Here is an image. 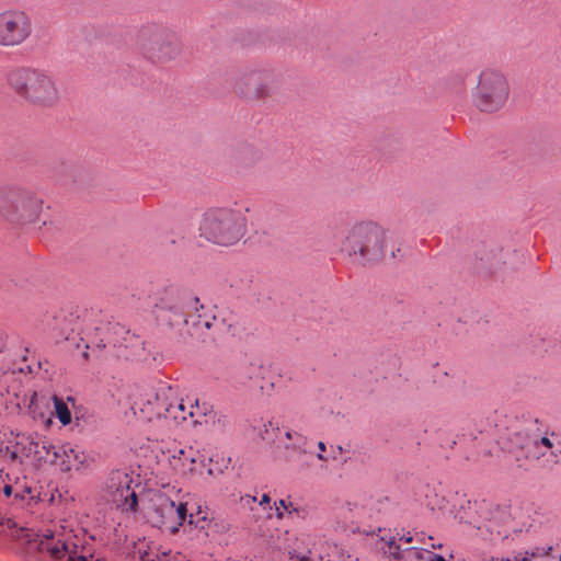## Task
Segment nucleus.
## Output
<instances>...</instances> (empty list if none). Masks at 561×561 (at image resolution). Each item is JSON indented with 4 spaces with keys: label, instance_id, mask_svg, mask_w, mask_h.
Returning a JSON list of instances; mask_svg holds the SVG:
<instances>
[{
    "label": "nucleus",
    "instance_id": "nucleus-1",
    "mask_svg": "<svg viewBox=\"0 0 561 561\" xmlns=\"http://www.w3.org/2000/svg\"><path fill=\"white\" fill-rule=\"evenodd\" d=\"M16 536L25 539L33 561H94L72 529L62 527L49 534L33 535L31 529L20 527Z\"/></svg>",
    "mask_w": 561,
    "mask_h": 561
},
{
    "label": "nucleus",
    "instance_id": "nucleus-2",
    "mask_svg": "<svg viewBox=\"0 0 561 561\" xmlns=\"http://www.w3.org/2000/svg\"><path fill=\"white\" fill-rule=\"evenodd\" d=\"M135 405L141 417L163 431H172L184 422L183 398L165 382L144 392Z\"/></svg>",
    "mask_w": 561,
    "mask_h": 561
},
{
    "label": "nucleus",
    "instance_id": "nucleus-3",
    "mask_svg": "<svg viewBox=\"0 0 561 561\" xmlns=\"http://www.w3.org/2000/svg\"><path fill=\"white\" fill-rule=\"evenodd\" d=\"M248 208L220 207L208 209L199 224L201 237L207 241L230 247L239 242L247 233Z\"/></svg>",
    "mask_w": 561,
    "mask_h": 561
},
{
    "label": "nucleus",
    "instance_id": "nucleus-4",
    "mask_svg": "<svg viewBox=\"0 0 561 561\" xmlns=\"http://www.w3.org/2000/svg\"><path fill=\"white\" fill-rule=\"evenodd\" d=\"M342 250L363 265L378 262L388 253L390 257H394V250L389 249L386 231L371 222L353 227L343 241Z\"/></svg>",
    "mask_w": 561,
    "mask_h": 561
},
{
    "label": "nucleus",
    "instance_id": "nucleus-5",
    "mask_svg": "<svg viewBox=\"0 0 561 561\" xmlns=\"http://www.w3.org/2000/svg\"><path fill=\"white\" fill-rule=\"evenodd\" d=\"M10 87L26 101L38 105H53L58 101L55 82L45 73L30 68L14 69L9 73Z\"/></svg>",
    "mask_w": 561,
    "mask_h": 561
},
{
    "label": "nucleus",
    "instance_id": "nucleus-6",
    "mask_svg": "<svg viewBox=\"0 0 561 561\" xmlns=\"http://www.w3.org/2000/svg\"><path fill=\"white\" fill-rule=\"evenodd\" d=\"M43 201L27 192L0 188V217L15 224L41 220Z\"/></svg>",
    "mask_w": 561,
    "mask_h": 561
},
{
    "label": "nucleus",
    "instance_id": "nucleus-7",
    "mask_svg": "<svg viewBox=\"0 0 561 561\" xmlns=\"http://www.w3.org/2000/svg\"><path fill=\"white\" fill-rule=\"evenodd\" d=\"M186 504L175 503L164 494L152 499V508L148 515L152 526L170 534H175L186 518Z\"/></svg>",
    "mask_w": 561,
    "mask_h": 561
},
{
    "label": "nucleus",
    "instance_id": "nucleus-8",
    "mask_svg": "<svg viewBox=\"0 0 561 561\" xmlns=\"http://www.w3.org/2000/svg\"><path fill=\"white\" fill-rule=\"evenodd\" d=\"M508 95V87L505 78L493 70H485L481 73L477 106L483 112H494L499 110Z\"/></svg>",
    "mask_w": 561,
    "mask_h": 561
},
{
    "label": "nucleus",
    "instance_id": "nucleus-9",
    "mask_svg": "<svg viewBox=\"0 0 561 561\" xmlns=\"http://www.w3.org/2000/svg\"><path fill=\"white\" fill-rule=\"evenodd\" d=\"M185 293L178 286L170 285L158 291L153 312L156 318L165 324L173 327L181 321L188 324V319H184Z\"/></svg>",
    "mask_w": 561,
    "mask_h": 561
},
{
    "label": "nucleus",
    "instance_id": "nucleus-10",
    "mask_svg": "<svg viewBox=\"0 0 561 561\" xmlns=\"http://www.w3.org/2000/svg\"><path fill=\"white\" fill-rule=\"evenodd\" d=\"M32 24L27 14L20 10L0 13V46H18L31 35Z\"/></svg>",
    "mask_w": 561,
    "mask_h": 561
},
{
    "label": "nucleus",
    "instance_id": "nucleus-11",
    "mask_svg": "<svg viewBox=\"0 0 561 561\" xmlns=\"http://www.w3.org/2000/svg\"><path fill=\"white\" fill-rule=\"evenodd\" d=\"M131 477L122 470L112 471L105 482V499L126 512H136L137 495L130 488Z\"/></svg>",
    "mask_w": 561,
    "mask_h": 561
},
{
    "label": "nucleus",
    "instance_id": "nucleus-12",
    "mask_svg": "<svg viewBox=\"0 0 561 561\" xmlns=\"http://www.w3.org/2000/svg\"><path fill=\"white\" fill-rule=\"evenodd\" d=\"M536 434H530L524 428L510 431L503 440V448L515 456L518 467H524L529 460Z\"/></svg>",
    "mask_w": 561,
    "mask_h": 561
},
{
    "label": "nucleus",
    "instance_id": "nucleus-13",
    "mask_svg": "<svg viewBox=\"0 0 561 561\" xmlns=\"http://www.w3.org/2000/svg\"><path fill=\"white\" fill-rule=\"evenodd\" d=\"M93 462V458L87 455L79 447L70 444L57 445L53 451V465L60 468L61 471L68 472L72 469L80 470L89 468Z\"/></svg>",
    "mask_w": 561,
    "mask_h": 561
},
{
    "label": "nucleus",
    "instance_id": "nucleus-14",
    "mask_svg": "<svg viewBox=\"0 0 561 561\" xmlns=\"http://www.w3.org/2000/svg\"><path fill=\"white\" fill-rule=\"evenodd\" d=\"M535 442L529 460L542 459L547 465L559 462L561 457V437L559 435L551 433L539 437L536 434Z\"/></svg>",
    "mask_w": 561,
    "mask_h": 561
},
{
    "label": "nucleus",
    "instance_id": "nucleus-15",
    "mask_svg": "<svg viewBox=\"0 0 561 561\" xmlns=\"http://www.w3.org/2000/svg\"><path fill=\"white\" fill-rule=\"evenodd\" d=\"M37 435L16 434L12 444L5 447V456L13 462H31L34 449L37 447Z\"/></svg>",
    "mask_w": 561,
    "mask_h": 561
},
{
    "label": "nucleus",
    "instance_id": "nucleus-16",
    "mask_svg": "<svg viewBox=\"0 0 561 561\" xmlns=\"http://www.w3.org/2000/svg\"><path fill=\"white\" fill-rule=\"evenodd\" d=\"M191 309H194L195 313L188 316V320H193V325L202 327L206 330H211L214 327H220L217 323L216 307H207L199 304L197 297L191 298L187 302Z\"/></svg>",
    "mask_w": 561,
    "mask_h": 561
},
{
    "label": "nucleus",
    "instance_id": "nucleus-17",
    "mask_svg": "<svg viewBox=\"0 0 561 561\" xmlns=\"http://www.w3.org/2000/svg\"><path fill=\"white\" fill-rule=\"evenodd\" d=\"M184 421L192 419L194 424L207 422L208 416L213 414V405L206 401H199L197 398L186 397L183 399Z\"/></svg>",
    "mask_w": 561,
    "mask_h": 561
},
{
    "label": "nucleus",
    "instance_id": "nucleus-18",
    "mask_svg": "<svg viewBox=\"0 0 561 561\" xmlns=\"http://www.w3.org/2000/svg\"><path fill=\"white\" fill-rule=\"evenodd\" d=\"M286 439L284 440L282 437H277L279 443L283 444L284 449L286 450L285 459L287 461L293 460L294 455H302L306 454V437L297 432L286 431L282 434Z\"/></svg>",
    "mask_w": 561,
    "mask_h": 561
},
{
    "label": "nucleus",
    "instance_id": "nucleus-19",
    "mask_svg": "<svg viewBox=\"0 0 561 561\" xmlns=\"http://www.w3.org/2000/svg\"><path fill=\"white\" fill-rule=\"evenodd\" d=\"M37 447L34 449L32 463L49 462L53 465V451L57 448L56 445L50 444L46 439L38 437Z\"/></svg>",
    "mask_w": 561,
    "mask_h": 561
},
{
    "label": "nucleus",
    "instance_id": "nucleus-20",
    "mask_svg": "<svg viewBox=\"0 0 561 561\" xmlns=\"http://www.w3.org/2000/svg\"><path fill=\"white\" fill-rule=\"evenodd\" d=\"M149 53L151 58H156L157 60H167L176 56L178 48L171 43H162L159 47L151 46L149 48Z\"/></svg>",
    "mask_w": 561,
    "mask_h": 561
},
{
    "label": "nucleus",
    "instance_id": "nucleus-21",
    "mask_svg": "<svg viewBox=\"0 0 561 561\" xmlns=\"http://www.w3.org/2000/svg\"><path fill=\"white\" fill-rule=\"evenodd\" d=\"M260 83V77L257 75H251L247 78V90H243L240 88V92L243 93L245 96L249 98H263L264 96V90L262 88H259Z\"/></svg>",
    "mask_w": 561,
    "mask_h": 561
},
{
    "label": "nucleus",
    "instance_id": "nucleus-22",
    "mask_svg": "<svg viewBox=\"0 0 561 561\" xmlns=\"http://www.w3.org/2000/svg\"><path fill=\"white\" fill-rule=\"evenodd\" d=\"M55 414L62 425H67L71 422V413L67 404L62 399L54 396L53 397Z\"/></svg>",
    "mask_w": 561,
    "mask_h": 561
},
{
    "label": "nucleus",
    "instance_id": "nucleus-23",
    "mask_svg": "<svg viewBox=\"0 0 561 561\" xmlns=\"http://www.w3.org/2000/svg\"><path fill=\"white\" fill-rule=\"evenodd\" d=\"M217 313V323L220 325V327H214L211 330H215L217 332H227V333H230L232 332V329H233V322L231 321L230 318H227L225 317V312L224 311H218L216 310Z\"/></svg>",
    "mask_w": 561,
    "mask_h": 561
},
{
    "label": "nucleus",
    "instance_id": "nucleus-24",
    "mask_svg": "<svg viewBox=\"0 0 561 561\" xmlns=\"http://www.w3.org/2000/svg\"><path fill=\"white\" fill-rule=\"evenodd\" d=\"M255 370H256V367L253 365H249L247 367H240L236 374V378L240 383L247 385L248 381L253 378Z\"/></svg>",
    "mask_w": 561,
    "mask_h": 561
},
{
    "label": "nucleus",
    "instance_id": "nucleus-25",
    "mask_svg": "<svg viewBox=\"0 0 561 561\" xmlns=\"http://www.w3.org/2000/svg\"><path fill=\"white\" fill-rule=\"evenodd\" d=\"M275 508H276V516L278 518H283L285 512L291 514L293 512H297V508L294 507L293 503L287 500H279L278 502H275Z\"/></svg>",
    "mask_w": 561,
    "mask_h": 561
},
{
    "label": "nucleus",
    "instance_id": "nucleus-26",
    "mask_svg": "<svg viewBox=\"0 0 561 561\" xmlns=\"http://www.w3.org/2000/svg\"><path fill=\"white\" fill-rule=\"evenodd\" d=\"M272 432H276L277 434H280V431L278 427L274 426L273 422H267L266 424L263 425V431H261V437L264 439V440H271L274 438V435Z\"/></svg>",
    "mask_w": 561,
    "mask_h": 561
},
{
    "label": "nucleus",
    "instance_id": "nucleus-27",
    "mask_svg": "<svg viewBox=\"0 0 561 561\" xmlns=\"http://www.w3.org/2000/svg\"><path fill=\"white\" fill-rule=\"evenodd\" d=\"M14 379V373L3 371L0 375V392L2 393V389H4L7 392H10L9 389V381Z\"/></svg>",
    "mask_w": 561,
    "mask_h": 561
},
{
    "label": "nucleus",
    "instance_id": "nucleus-28",
    "mask_svg": "<svg viewBox=\"0 0 561 561\" xmlns=\"http://www.w3.org/2000/svg\"><path fill=\"white\" fill-rule=\"evenodd\" d=\"M492 561H531V559L528 556V552H518L511 558H497L492 559Z\"/></svg>",
    "mask_w": 561,
    "mask_h": 561
},
{
    "label": "nucleus",
    "instance_id": "nucleus-29",
    "mask_svg": "<svg viewBox=\"0 0 561 561\" xmlns=\"http://www.w3.org/2000/svg\"><path fill=\"white\" fill-rule=\"evenodd\" d=\"M213 462V458H203L201 459V463L203 465V467L207 468V474L209 477H215L216 474L218 473H222V470L221 469H214L210 465Z\"/></svg>",
    "mask_w": 561,
    "mask_h": 561
},
{
    "label": "nucleus",
    "instance_id": "nucleus-30",
    "mask_svg": "<svg viewBox=\"0 0 561 561\" xmlns=\"http://www.w3.org/2000/svg\"><path fill=\"white\" fill-rule=\"evenodd\" d=\"M497 252L500 257H497L496 254L492 253V256L486 259V262L491 268L497 267L501 263H504V261L502 260V250H499Z\"/></svg>",
    "mask_w": 561,
    "mask_h": 561
},
{
    "label": "nucleus",
    "instance_id": "nucleus-31",
    "mask_svg": "<svg viewBox=\"0 0 561 561\" xmlns=\"http://www.w3.org/2000/svg\"><path fill=\"white\" fill-rule=\"evenodd\" d=\"M319 453L317 455L319 460L327 461L328 457L324 455V451L327 449L325 444L323 442L318 443Z\"/></svg>",
    "mask_w": 561,
    "mask_h": 561
},
{
    "label": "nucleus",
    "instance_id": "nucleus-32",
    "mask_svg": "<svg viewBox=\"0 0 561 561\" xmlns=\"http://www.w3.org/2000/svg\"><path fill=\"white\" fill-rule=\"evenodd\" d=\"M32 490L31 488H24L23 491L15 490V497H20L21 500H25L26 495H30L31 499H33V495H31Z\"/></svg>",
    "mask_w": 561,
    "mask_h": 561
},
{
    "label": "nucleus",
    "instance_id": "nucleus-33",
    "mask_svg": "<svg viewBox=\"0 0 561 561\" xmlns=\"http://www.w3.org/2000/svg\"><path fill=\"white\" fill-rule=\"evenodd\" d=\"M388 548H389V549H388V553H389L390 556H393L394 558H399V557H400V554H399V549H400V548H399V546H397V545L394 543V541H390V542H389V547H388Z\"/></svg>",
    "mask_w": 561,
    "mask_h": 561
},
{
    "label": "nucleus",
    "instance_id": "nucleus-34",
    "mask_svg": "<svg viewBox=\"0 0 561 561\" xmlns=\"http://www.w3.org/2000/svg\"><path fill=\"white\" fill-rule=\"evenodd\" d=\"M2 526L5 529H15V528H18V525H16L15 520L12 519V518H7L4 522H2Z\"/></svg>",
    "mask_w": 561,
    "mask_h": 561
},
{
    "label": "nucleus",
    "instance_id": "nucleus-35",
    "mask_svg": "<svg viewBox=\"0 0 561 561\" xmlns=\"http://www.w3.org/2000/svg\"><path fill=\"white\" fill-rule=\"evenodd\" d=\"M294 557L298 560V561H311V558H310V552L308 553H296L294 554Z\"/></svg>",
    "mask_w": 561,
    "mask_h": 561
},
{
    "label": "nucleus",
    "instance_id": "nucleus-36",
    "mask_svg": "<svg viewBox=\"0 0 561 561\" xmlns=\"http://www.w3.org/2000/svg\"><path fill=\"white\" fill-rule=\"evenodd\" d=\"M13 491L12 485L10 484H3V492L7 496H10Z\"/></svg>",
    "mask_w": 561,
    "mask_h": 561
},
{
    "label": "nucleus",
    "instance_id": "nucleus-37",
    "mask_svg": "<svg viewBox=\"0 0 561 561\" xmlns=\"http://www.w3.org/2000/svg\"><path fill=\"white\" fill-rule=\"evenodd\" d=\"M5 346V336L4 334L0 331V352L4 348Z\"/></svg>",
    "mask_w": 561,
    "mask_h": 561
},
{
    "label": "nucleus",
    "instance_id": "nucleus-38",
    "mask_svg": "<svg viewBox=\"0 0 561 561\" xmlns=\"http://www.w3.org/2000/svg\"><path fill=\"white\" fill-rule=\"evenodd\" d=\"M271 501L270 496L267 494H263L262 499L260 501V505L268 504Z\"/></svg>",
    "mask_w": 561,
    "mask_h": 561
},
{
    "label": "nucleus",
    "instance_id": "nucleus-39",
    "mask_svg": "<svg viewBox=\"0 0 561 561\" xmlns=\"http://www.w3.org/2000/svg\"><path fill=\"white\" fill-rule=\"evenodd\" d=\"M401 540H404L407 543H410L412 541V537H402Z\"/></svg>",
    "mask_w": 561,
    "mask_h": 561
},
{
    "label": "nucleus",
    "instance_id": "nucleus-40",
    "mask_svg": "<svg viewBox=\"0 0 561 561\" xmlns=\"http://www.w3.org/2000/svg\"><path fill=\"white\" fill-rule=\"evenodd\" d=\"M190 461H191V463H195L196 460H195V458L191 457Z\"/></svg>",
    "mask_w": 561,
    "mask_h": 561
}]
</instances>
